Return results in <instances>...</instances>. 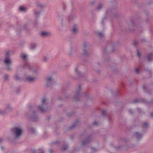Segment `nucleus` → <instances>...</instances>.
<instances>
[{
  "label": "nucleus",
  "mask_w": 153,
  "mask_h": 153,
  "mask_svg": "<svg viewBox=\"0 0 153 153\" xmlns=\"http://www.w3.org/2000/svg\"><path fill=\"white\" fill-rule=\"evenodd\" d=\"M77 31V26L76 25H75L72 29V32L74 34H76Z\"/></svg>",
  "instance_id": "obj_12"
},
{
  "label": "nucleus",
  "mask_w": 153,
  "mask_h": 153,
  "mask_svg": "<svg viewBox=\"0 0 153 153\" xmlns=\"http://www.w3.org/2000/svg\"><path fill=\"white\" fill-rule=\"evenodd\" d=\"M68 147V146L67 145H65L62 146V151H65L67 149Z\"/></svg>",
  "instance_id": "obj_14"
},
{
  "label": "nucleus",
  "mask_w": 153,
  "mask_h": 153,
  "mask_svg": "<svg viewBox=\"0 0 153 153\" xmlns=\"http://www.w3.org/2000/svg\"><path fill=\"white\" fill-rule=\"evenodd\" d=\"M143 126L145 128H147L148 127V124L146 123H143Z\"/></svg>",
  "instance_id": "obj_21"
},
{
  "label": "nucleus",
  "mask_w": 153,
  "mask_h": 153,
  "mask_svg": "<svg viewBox=\"0 0 153 153\" xmlns=\"http://www.w3.org/2000/svg\"><path fill=\"white\" fill-rule=\"evenodd\" d=\"M106 114V111L105 110H103L102 111V114L103 116H105Z\"/></svg>",
  "instance_id": "obj_24"
},
{
  "label": "nucleus",
  "mask_w": 153,
  "mask_h": 153,
  "mask_svg": "<svg viewBox=\"0 0 153 153\" xmlns=\"http://www.w3.org/2000/svg\"><path fill=\"white\" fill-rule=\"evenodd\" d=\"M30 131L32 133H33L35 132V130L34 128H32L30 129Z\"/></svg>",
  "instance_id": "obj_23"
},
{
  "label": "nucleus",
  "mask_w": 153,
  "mask_h": 153,
  "mask_svg": "<svg viewBox=\"0 0 153 153\" xmlns=\"http://www.w3.org/2000/svg\"><path fill=\"white\" fill-rule=\"evenodd\" d=\"M152 56V54L151 53L147 57V59L149 61H150L151 60V57Z\"/></svg>",
  "instance_id": "obj_18"
},
{
  "label": "nucleus",
  "mask_w": 153,
  "mask_h": 153,
  "mask_svg": "<svg viewBox=\"0 0 153 153\" xmlns=\"http://www.w3.org/2000/svg\"><path fill=\"white\" fill-rule=\"evenodd\" d=\"M137 55L139 57L140 56V53H139V51L138 50H137Z\"/></svg>",
  "instance_id": "obj_32"
},
{
  "label": "nucleus",
  "mask_w": 153,
  "mask_h": 153,
  "mask_svg": "<svg viewBox=\"0 0 153 153\" xmlns=\"http://www.w3.org/2000/svg\"><path fill=\"white\" fill-rule=\"evenodd\" d=\"M15 79L16 80H18L19 79V77L17 74H16L15 76Z\"/></svg>",
  "instance_id": "obj_25"
},
{
  "label": "nucleus",
  "mask_w": 153,
  "mask_h": 153,
  "mask_svg": "<svg viewBox=\"0 0 153 153\" xmlns=\"http://www.w3.org/2000/svg\"><path fill=\"white\" fill-rule=\"evenodd\" d=\"M40 12L38 11L37 10H34V14L36 18H37L38 16H39L40 14Z\"/></svg>",
  "instance_id": "obj_11"
},
{
  "label": "nucleus",
  "mask_w": 153,
  "mask_h": 153,
  "mask_svg": "<svg viewBox=\"0 0 153 153\" xmlns=\"http://www.w3.org/2000/svg\"><path fill=\"white\" fill-rule=\"evenodd\" d=\"M22 131V128L19 127H14L12 129V131L15 134L16 137H19L21 135Z\"/></svg>",
  "instance_id": "obj_3"
},
{
  "label": "nucleus",
  "mask_w": 153,
  "mask_h": 153,
  "mask_svg": "<svg viewBox=\"0 0 153 153\" xmlns=\"http://www.w3.org/2000/svg\"><path fill=\"white\" fill-rule=\"evenodd\" d=\"M36 46V44L32 43L31 44L30 48L31 49H34Z\"/></svg>",
  "instance_id": "obj_13"
},
{
  "label": "nucleus",
  "mask_w": 153,
  "mask_h": 153,
  "mask_svg": "<svg viewBox=\"0 0 153 153\" xmlns=\"http://www.w3.org/2000/svg\"><path fill=\"white\" fill-rule=\"evenodd\" d=\"M59 143V142H58V141H56L55 142L53 143V144H56V143Z\"/></svg>",
  "instance_id": "obj_39"
},
{
  "label": "nucleus",
  "mask_w": 153,
  "mask_h": 153,
  "mask_svg": "<svg viewBox=\"0 0 153 153\" xmlns=\"http://www.w3.org/2000/svg\"><path fill=\"white\" fill-rule=\"evenodd\" d=\"M47 86H49L50 85L53 84L55 82V81L51 76H50L46 78Z\"/></svg>",
  "instance_id": "obj_4"
},
{
  "label": "nucleus",
  "mask_w": 153,
  "mask_h": 153,
  "mask_svg": "<svg viewBox=\"0 0 153 153\" xmlns=\"http://www.w3.org/2000/svg\"><path fill=\"white\" fill-rule=\"evenodd\" d=\"M75 72L77 73L78 75L80 76V73L77 71V68H76L75 69Z\"/></svg>",
  "instance_id": "obj_26"
},
{
  "label": "nucleus",
  "mask_w": 153,
  "mask_h": 153,
  "mask_svg": "<svg viewBox=\"0 0 153 153\" xmlns=\"http://www.w3.org/2000/svg\"><path fill=\"white\" fill-rule=\"evenodd\" d=\"M26 79L29 82H32L35 80V78L29 76L26 77Z\"/></svg>",
  "instance_id": "obj_7"
},
{
  "label": "nucleus",
  "mask_w": 153,
  "mask_h": 153,
  "mask_svg": "<svg viewBox=\"0 0 153 153\" xmlns=\"http://www.w3.org/2000/svg\"><path fill=\"white\" fill-rule=\"evenodd\" d=\"M142 88H143V90H145V88H146V87H145V85H143V86H142Z\"/></svg>",
  "instance_id": "obj_36"
},
{
  "label": "nucleus",
  "mask_w": 153,
  "mask_h": 153,
  "mask_svg": "<svg viewBox=\"0 0 153 153\" xmlns=\"http://www.w3.org/2000/svg\"><path fill=\"white\" fill-rule=\"evenodd\" d=\"M47 101V99L45 98H44L42 102V105L38 106V108L40 111L42 112H45L47 109V105H46L45 102Z\"/></svg>",
  "instance_id": "obj_2"
},
{
  "label": "nucleus",
  "mask_w": 153,
  "mask_h": 153,
  "mask_svg": "<svg viewBox=\"0 0 153 153\" xmlns=\"http://www.w3.org/2000/svg\"><path fill=\"white\" fill-rule=\"evenodd\" d=\"M25 66H27L29 70H31L32 67L27 62H25Z\"/></svg>",
  "instance_id": "obj_15"
},
{
  "label": "nucleus",
  "mask_w": 153,
  "mask_h": 153,
  "mask_svg": "<svg viewBox=\"0 0 153 153\" xmlns=\"http://www.w3.org/2000/svg\"><path fill=\"white\" fill-rule=\"evenodd\" d=\"M4 114V113H3V111H0V114Z\"/></svg>",
  "instance_id": "obj_40"
},
{
  "label": "nucleus",
  "mask_w": 153,
  "mask_h": 153,
  "mask_svg": "<svg viewBox=\"0 0 153 153\" xmlns=\"http://www.w3.org/2000/svg\"><path fill=\"white\" fill-rule=\"evenodd\" d=\"M129 112H130V113H132V112H130V111H129Z\"/></svg>",
  "instance_id": "obj_48"
},
{
  "label": "nucleus",
  "mask_w": 153,
  "mask_h": 153,
  "mask_svg": "<svg viewBox=\"0 0 153 153\" xmlns=\"http://www.w3.org/2000/svg\"><path fill=\"white\" fill-rule=\"evenodd\" d=\"M87 46V43H84L83 45V52L84 54L85 55H86L87 54V51L85 49V48Z\"/></svg>",
  "instance_id": "obj_9"
},
{
  "label": "nucleus",
  "mask_w": 153,
  "mask_h": 153,
  "mask_svg": "<svg viewBox=\"0 0 153 153\" xmlns=\"http://www.w3.org/2000/svg\"><path fill=\"white\" fill-rule=\"evenodd\" d=\"M53 152V150L52 149H51L50 150V153H52Z\"/></svg>",
  "instance_id": "obj_41"
},
{
  "label": "nucleus",
  "mask_w": 153,
  "mask_h": 153,
  "mask_svg": "<svg viewBox=\"0 0 153 153\" xmlns=\"http://www.w3.org/2000/svg\"><path fill=\"white\" fill-rule=\"evenodd\" d=\"M19 9L22 12H24L26 10L25 8L22 6L20 7L19 8Z\"/></svg>",
  "instance_id": "obj_16"
},
{
  "label": "nucleus",
  "mask_w": 153,
  "mask_h": 153,
  "mask_svg": "<svg viewBox=\"0 0 153 153\" xmlns=\"http://www.w3.org/2000/svg\"><path fill=\"white\" fill-rule=\"evenodd\" d=\"M47 59L48 58L47 57L45 56L43 59V60L44 61H46Z\"/></svg>",
  "instance_id": "obj_29"
},
{
  "label": "nucleus",
  "mask_w": 153,
  "mask_h": 153,
  "mask_svg": "<svg viewBox=\"0 0 153 153\" xmlns=\"http://www.w3.org/2000/svg\"><path fill=\"white\" fill-rule=\"evenodd\" d=\"M3 141V139L1 138H0V143H2Z\"/></svg>",
  "instance_id": "obj_34"
},
{
  "label": "nucleus",
  "mask_w": 153,
  "mask_h": 153,
  "mask_svg": "<svg viewBox=\"0 0 153 153\" xmlns=\"http://www.w3.org/2000/svg\"><path fill=\"white\" fill-rule=\"evenodd\" d=\"M5 80H7L9 78V76L7 74H5L4 75Z\"/></svg>",
  "instance_id": "obj_28"
},
{
  "label": "nucleus",
  "mask_w": 153,
  "mask_h": 153,
  "mask_svg": "<svg viewBox=\"0 0 153 153\" xmlns=\"http://www.w3.org/2000/svg\"><path fill=\"white\" fill-rule=\"evenodd\" d=\"M10 52L7 51L6 53L5 58L4 60V62L6 66V67L9 71L11 70V68L9 65L11 63V59L9 56Z\"/></svg>",
  "instance_id": "obj_1"
},
{
  "label": "nucleus",
  "mask_w": 153,
  "mask_h": 153,
  "mask_svg": "<svg viewBox=\"0 0 153 153\" xmlns=\"http://www.w3.org/2000/svg\"><path fill=\"white\" fill-rule=\"evenodd\" d=\"M11 107L9 105H8L6 108V110H11Z\"/></svg>",
  "instance_id": "obj_22"
},
{
  "label": "nucleus",
  "mask_w": 153,
  "mask_h": 153,
  "mask_svg": "<svg viewBox=\"0 0 153 153\" xmlns=\"http://www.w3.org/2000/svg\"><path fill=\"white\" fill-rule=\"evenodd\" d=\"M129 112H130V113H132V112H130V111H129Z\"/></svg>",
  "instance_id": "obj_49"
},
{
  "label": "nucleus",
  "mask_w": 153,
  "mask_h": 153,
  "mask_svg": "<svg viewBox=\"0 0 153 153\" xmlns=\"http://www.w3.org/2000/svg\"><path fill=\"white\" fill-rule=\"evenodd\" d=\"M1 149L2 150H3L4 149V147L3 146H2L1 147Z\"/></svg>",
  "instance_id": "obj_42"
},
{
  "label": "nucleus",
  "mask_w": 153,
  "mask_h": 153,
  "mask_svg": "<svg viewBox=\"0 0 153 153\" xmlns=\"http://www.w3.org/2000/svg\"><path fill=\"white\" fill-rule=\"evenodd\" d=\"M97 34L100 37H102L104 36V34L100 32H98Z\"/></svg>",
  "instance_id": "obj_19"
},
{
  "label": "nucleus",
  "mask_w": 153,
  "mask_h": 153,
  "mask_svg": "<svg viewBox=\"0 0 153 153\" xmlns=\"http://www.w3.org/2000/svg\"><path fill=\"white\" fill-rule=\"evenodd\" d=\"M137 44V41H134V42L133 44L134 45L136 46Z\"/></svg>",
  "instance_id": "obj_31"
},
{
  "label": "nucleus",
  "mask_w": 153,
  "mask_h": 153,
  "mask_svg": "<svg viewBox=\"0 0 153 153\" xmlns=\"http://www.w3.org/2000/svg\"><path fill=\"white\" fill-rule=\"evenodd\" d=\"M150 116L152 117H153V112L150 114Z\"/></svg>",
  "instance_id": "obj_38"
},
{
  "label": "nucleus",
  "mask_w": 153,
  "mask_h": 153,
  "mask_svg": "<svg viewBox=\"0 0 153 153\" xmlns=\"http://www.w3.org/2000/svg\"><path fill=\"white\" fill-rule=\"evenodd\" d=\"M131 22H132V23H133V21H131Z\"/></svg>",
  "instance_id": "obj_46"
},
{
  "label": "nucleus",
  "mask_w": 153,
  "mask_h": 153,
  "mask_svg": "<svg viewBox=\"0 0 153 153\" xmlns=\"http://www.w3.org/2000/svg\"><path fill=\"white\" fill-rule=\"evenodd\" d=\"M129 112H130V113H132V112H130V111H129Z\"/></svg>",
  "instance_id": "obj_50"
},
{
  "label": "nucleus",
  "mask_w": 153,
  "mask_h": 153,
  "mask_svg": "<svg viewBox=\"0 0 153 153\" xmlns=\"http://www.w3.org/2000/svg\"><path fill=\"white\" fill-rule=\"evenodd\" d=\"M81 85H79L78 86V87L77 88H76V89L75 92L76 94V95L74 97V99L76 101H79L77 99V97H78L79 96L80 90L81 89Z\"/></svg>",
  "instance_id": "obj_5"
},
{
  "label": "nucleus",
  "mask_w": 153,
  "mask_h": 153,
  "mask_svg": "<svg viewBox=\"0 0 153 153\" xmlns=\"http://www.w3.org/2000/svg\"><path fill=\"white\" fill-rule=\"evenodd\" d=\"M90 140V139L88 138L86 139L85 140L83 141L82 143V145H85L87 144Z\"/></svg>",
  "instance_id": "obj_10"
},
{
  "label": "nucleus",
  "mask_w": 153,
  "mask_h": 153,
  "mask_svg": "<svg viewBox=\"0 0 153 153\" xmlns=\"http://www.w3.org/2000/svg\"><path fill=\"white\" fill-rule=\"evenodd\" d=\"M76 126V124H74V125H72L71 127L70 128H74Z\"/></svg>",
  "instance_id": "obj_30"
},
{
  "label": "nucleus",
  "mask_w": 153,
  "mask_h": 153,
  "mask_svg": "<svg viewBox=\"0 0 153 153\" xmlns=\"http://www.w3.org/2000/svg\"><path fill=\"white\" fill-rule=\"evenodd\" d=\"M104 19H105V18H104L103 19V20H102V24H103V21H104Z\"/></svg>",
  "instance_id": "obj_43"
},
{
  "label": "nucleus",
  "mask_w": 153,
  "mask_h": 153,
  "mask_svg": "<svg viewBox=\"0 0 153 153\" xmlns=\"http://www.w3.org/2000/svg\"><path fill=\"white\" fill-rule=\"evenodd\" d=\"M137 102H138V100L137 99L135 100L134 101V103H136Z\"/></svg>",
  "instance_id": "obj_35"
},
{
  "label": "nucleus",
  "mask_w": 153,
  "mask_h": 153,
  "mask_svg": "<svg viewBox=\"0 0 153 153\" xmlns=\"http://www.w3.org/2000/svg\"><path fill=\"white\" fill-rule=\"evenodd\" d=\"M93 124L94 125H97V123L96 121H94L93 123Z\"/></svg>",
  "instance_id": "obj_33"
},
{
  "label": "nucleus",
  "mask_w": 153,
  "mask_h": 153,
  "mask_svg": "<svg viewBox=\"0 0 153 153\" xmlns=\"http://www.w3.org/2000/svg\"><path fill=\"white\" fill-rule=\"evenodd\" d=\"M102 5L101 4H99L97 7V10H100L102 8Z\"/></svg>",
  "instance_id": "obj_20"
},
{
  "label": "nucleus",
  "mask_w": 153,
  "mask_h": 153,
  "mask_svg": "<svg viewBox=\"0 0 153 153\" xmlns=\"http://www.w3.org/2000/svg\"><path fill=\"white\" fill-rule=\"evenodd\" d=\"M129 112H130V113H132V112H130V111H129Z\"/></svg>",
  "instance_id": "obj_47"
},
{
  "label": "nucleus",
  "mask_w": 153,
  "mask_h": 153,
  "mask_svg": "<svg viewBox=\"0 0 153 153\" xmlns=\"http://www.w3.org/2000/svg\"><path fill=\"white\" fill-rule=\"evenodd\" d=\"M134 135L135 137L137 138V140H139L142 137V135L140 134L138 132H136L134 134Z\"/></svg>",
  "instance_id": "obj_8"
},
{
  "label": "nucleus",
  "mask_w": 153,
  "mask_h": 153,
  "mask_svg": "<svg viewBox=\"0 0 153 153\" xmlns=\"http://www.w3.org/2000/svg\"><path fill=\"white\" fill-rule=\"evenodd\" d=\"M35 151H33V153H35ZM42 153H44V152H42Z\"/></svg>",
  "instance_id": "obj_44"
},
{
  "label": "nucleus",
  "mask_w": 153,
  "mask_h": 153,
  "mask_svg": "<svg viewBox=\"0 0 153 153\" xmlns=\"http://www.w3.org/2000/svg\"><path fill=\"white\" fill-rule=\"evenodd\" d=\"M27 55L26 54H22L21 55L22 58L24 60H25L26 58L27 57Z\"/></svg>",
  "instance_id": "obj_17"
},
{
  "label": "nucleus",
  "mask_w": 153,
  "mask_h": 153,
  "mask_svg": "<svg viewBox=\"0 0 153 153\" xmlns=\"http://www.w3.org/2000/svg\"><path fill=\"white\" fill-rule=\"evenodd\" d=\"M94 3V2H91L92 4H93V3Z\"/></svg>",
  "instance_id": "obj_45"
},
{
  "label": "nucleus",
  "mask_w": 153,
  "mask_h": 153,
  "mask_svg": "<svg viewBox=\"0 0 153 153\" xmlns=\"http://www.w3.org/2000/svg\"><path fill=\"white\" fill-rule=\"evenodd\" d=\"M51 33L48 31H42L40 33V35L44 37H46L51 35Z\"/></svg>",
  "instance_id": "obj_6"
},
{
  "label": "nucleus",
  "mask_w": 153,
  "mask_h": 153,
  "mask_svg": "<svg viewBox=\"0 0 153 153\" xmlns=\"http://www.w3.org/2000/svg\"><path fill=\"white\" fill-rule=\"evenodd\" d=\"M39 6L40 7L42 8H43L44 7V6L43 5H42V4H39Z\"/></svg>",
  "instance_id": "obj_37"
},
{
  "label": "nucleus",
  "mask_w": 153,
  "mask_h": 153,
  "mask_svg": "<svg viewBox=\"0 0 153 153\" xmlns=\"http://www.w3.org/2000/svg\"><path fill=\"white\" fill-rule=\"evenodd\" d=\"M135 71L136 73L137 74H138L139 72V70L137 68H136L135 69Z\"/></svg>",
  "instance_id": "obj_27"
}]
</instances>
